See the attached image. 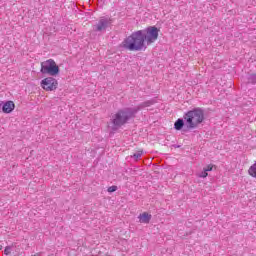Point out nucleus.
Returning a JSON list of instances; mask_svg holds the SVG:
<instances>
[{
	"instance_id": "7ed1b4c3",
	"label": "nucleus",
	"mask_w": 256,
	"mask_h": 256,
	"mask_svg": "<svg viewBox=\"0 0 256 256\" xmlns=\"http://www.w3.org/2000/svg\"><path fill=\"white\" fill-rule=\"evenodd\" d=\"M187 129H197L205 121V111L202 108H194L184 114Z\"/></svg>"
},
{
	"instance_id": "aec40b11",
	"label": "nucleus",
	"mask_w": 256,
	"mask_h": 256,
	"mask_svg": "<svg viewBox=\"0 0 256 256\" xmlns=\"http://www.w3.org/2000/svg\"><path fill=\"white\" fill-rule=\"evenodd\" d=\"M3 249V246L0 245V251Z\"/></svg>"
},
{
	"instance_id": "ddd939ff",
	"label": "nucleus",
	"mask_w": 256,
	"mask_h": 256,
	"mask_svg": "<svg viewBox=\"0 0 256 256\" xmlns=\"http://www.w3.org/2000/svg\"><path fill=\"white\" fill-rule=\"evenodd\" d=\"M248 83H251L252 85H256V74H250L248 76Z\"/></svg>"
},
{
	"instance_id": "9b49d317",
	"label": "nucleus",
	"mask_w": 256,
	"mask_h": 256,
	"mask_svg": "<svg viewBox=\"0 0 256 256\" xmlns=\"http://www.w3.org/2000/svg\"><path fill=\"white\" fill-rule=\"evenodd\" d=\"M183 127H185V121L181 118L176 120V122L174 123V129H176V131H181Z\"/></svg>"
},
{
	"instance_id": "4468645a",
	"label": "nucleus",
	"mask_w": 256,
	"mask_h": 256,
	"mask_svg": "<svg viewBox=\"0 0 256 256\" xmlns=\"http://www.w3.org/2000/svg\"><path fill=\"white\" fill-rule=\"evenodd\" d=\"M143 155V150H139L136 153H134L131 157L133 159H135V161H137L138 159H140V157Z\"/></svg>"
},
{
	"instance_id": "1a4fd4ad",
	"label": "nucleus",
	"mask_w": 256,
	"mask_h": 256,
	"mask_svg": "<svg viewBox=\"0 0 256 256\" xmlns=\"http://www.w3.org/2000/svg\"><path fill=\"white\" fill-rule=\"evenodd\" d=\"M15 109V103L13 101H7L2 105L3 113H12Z\"/></svg>"
},
{
	"instance_id": "20e7f679",
	"label": "nucleus",
	"mask_w": 256,
	"mask_h": 256,
	"mask_svg": "<svg viewBox=\"0 0 256 256\" xmlns=\"http://www.w3.org/2000/svg\"><path fill=\"white\" fill-rule=\"evenodd\" d=\"M41 73L43 75H51V77H56L59 75V66L53 59H48L41 63Z\"/></svg>"
},
{
	"instance_id": "6e6552de",
	"label": "nucleus",
	"mask_w": 256,
	"mask_h": 256,
	"mask_svg": "<svg viewBox=\"0 0 256 256\" xmlns=\"http://www.w3.org/2000/svg\"><path fill=\"white\" fill-rule=\"evenodd\" d=\"M154 104H155L154 100H148V101L140 103L136 107H132V109H134V112L137 115L138 111H141V109H145V107H151V105H154Z\"/></svg>"
},
{
	"instance_id": "39448f33",
	"label": "nucleus",
	"mask_w": 256,
	"mask_h": 256,
	"mask_svg": "<svg viewBox=\"0 0 256 256\" xmlns=\"http://www.w3.org/2000/svg\"><path fill=\"white\" fill-rule=\"evenodd\" d=\"M141 31L144 37H146L147 45H151V43H155L159 39V28L156 26H149Z\"/></svg>"
},
{
	"instance_id": "9d476101",
	"label": "nucleus",
	"mask_w": 256,
	"mask_h": 256,
	"mask_svg": "<svg viewBox=\"0 0 256 256\" xmlns=\"http://www.w3.org/2000/svg\"><path fill=\"white\" fill-rule=\"evenodd\" d=\"M139 223H149L151 221V215L147 212H144L138 216Z\"/></svg>"
},
{
	"instance_id": "dca6fc26",
	"label": "nucleus",
	"mask_w": 256,
	"mask_h": 256,
	"mask_svg": "<svg viewBox=\"0 0 256 256\" xmlns=\"http://www.w3.org/2000/svg\"><path fill=\"white\" fill-rule=\"evenodd\" d=\"M209 174L207 173V171L204 170L200 173L199 177H202V179H205V177H207Z\"/></svg>"
},
{
	"instance_id": "a211bd4d",
	"label": "nucleus",
	"mask_w": 256,
	"mask_h": 256,
	"mask_svg": "<svg viewBox=\"0 0 256 256\" xmlns=\"http://www.w3.org/2000/svg\"><path fill=\"white\" fill-rule=\"evenodd\" d=\"M11 253V247H6L4 250V255H9Z\"/></svg>"
},
{
	"instance_id": "f257e3e1",
	"label": "nucleus",
	"mask_w": 256,
	"mask_h": 256,
	"mask_svg": "<svg viewBox=\"0 0 256 256\" xmlns=\"http://www.w3.org/2000/svg\"><path fill=\"white\" fill-rule=\"evenodd\" d=\"M137 114L133 107H125L119 109L111 118L112 131H119L124 125H127L131 119H135Z\"/></svg>"
},
{
	"instance_id": "f8f14e48",
	"label": "nucleus",
	"mask_w": 256,
	"mask_h": 256,
	"mask_svg": "<svg viewBox=\"0 0 256 256\" xmlns=\"http://www.w3.org/2000/svg\"><path fill=\"white\" fill-rule=\"evenodd\" d=\"M248 173L251 177H254V179H256V162L250 166Z\"/></svg>"
},
{
	"instance_id": "0eeeda50",
	"label": "nucleus",
	"mask_w": 256,
	"mask_h": 256,
	"mask_svg": "<svg viewBox=\"0 0 256 256\" xmlns=\"http://www.w3.org/2000/svg\"><path fill=\"white\" fill-rule=\"evenodd\" d=\"M109 25H111V19L107 17H102L100 18L98 23L94 26V31H97V32L105 31L107 27H109Z\"/></svg>"
},
{
	"instance_id": "6ab92c4d",
	"label": "nucleus",
	"mask_w": 256,
	"mask_h": 256,
	"mask_svg": "<svg viewBox=\"0 0 256 256\" xmlns=\"http://www.w3.org/2000/svg\"><path fill=\"white\" fill-rule=\"evenodd\" d=\"M1 107H3V102H0V110H1Z\"/></svg>"
},
{
	"instance_id": "423d86ee",
	"label": "nucleus",
	"mask_w": 256,
	"mask_h": 256,
	"mask_svg": "<svg viewBox=\"0 0 256 256\" xmlns=\"http://www.w3.org/2000/svg\"><path fill=\"white\" fill-rule=\"evenodd\" d=\"M58 85L59 83L57 82V79L53 77H47L41 81V87L45 91H55Z\"/></svg>"
},
{
	"instance_id": "2eb2a0df",
	"label": "nucleus",
	"mask_w": 256,
	"mask_h": 256,
	"mask_svg": "<svg viewBox=\"0 0 256 256\" xmlns=\"http://www.w3.org/2000/svg\"><path fill=\"white\" fill-rule=\"evenodd\" d=\"M107 191L108 193H115V191H117V186H110Z\"/></svg>"
},
{
	"instance_id": "f3484780",
	"label": "nucleus",
	"mask_w": 256,
	"mask_h": 256,
	"mask_svg": "<svg viewBox=\"0 0 256 256\" xmlns=\"http://www.w3.org/2000/svg\"><path fill=\"white\" fill-rule=\"evenodd\" d=\"M204 170L208 173V171H213V165H208L204 168Z\"/></svg>"
},
{
	"instance_id": "f03ea898",
	"label": "nucleus",
	"mask_w": 256,
	"mask_h": 256,
	"mask_svg": "<svg viewBox=\"0 0 256 256\" xmlns=\"http://www.w3.org/2000/svg\"><path fill=\"white\" fill-rule=\"evenodd\" d=\"M145 38L146 37L142 30L135 31L124 39L122 46L128 51H145V49H147V45H145Z\"/></svg>"
}]
</instances>
